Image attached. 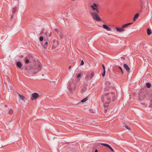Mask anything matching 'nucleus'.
<instances>
[{"instance_id":"obj_1","label":"nucleus","mask_w":152,"mask_h":152,"mask_svg":"<svg viewBox=\"0 0 152 152\" xmlns=\"http://www.w3.org/2000/svg\"><path fill=\"white\" fill-rule=\"evenodd\" d=\"M116 97V94L113 92L106 93L102 95L101 99L103 104L105 113H107L109 112L108 105L111 97L112 98V101L113 102L115 101Z\"/></svg>"},{"instance_id":"obj_2","label":"nucleus","mask_w":152,"mask_h":152,"mask_svg":"<svg viewBox=\"0 0 152 152\" xmlns=\"http://www.w3.org/2000/svg\"><path fill=\"white\" fill-rule=\"evenodd\" d=\"M68 88L71 92L73 93L74 92L76 88V86L74 83L73 80L72 79L69 81Z\"/></svg>"},{"instance_id":"obj_3","label":"nucleus","mask_w":152,"mask_h":152,"mask_svg":"<svg viewBox=\"0 0 152 152\" xmlns=\"http://www.w3.org/2000/svg\"><path fill=\"white\" fill-rule=\"evenodd\" d=\"M91 15L93 17V19L98 21H100L101 19L99 16L97 14L94 12H91Z\"/></svg>"},{"instance_id":"obj_4","label":"nucleus","mask_w":152,"mask_h":152,"mask_svg":"<svg viewBox=\"0 0 152 152\" xmlns=\"http://www.w3.org/2000/svg\"><path fill=\"white\" fill-rule=\"evenodd\" d=\"M42 65L40 64H39L36 67V68L37 69V70L35 69H34L32 71V73L33 74H35L40 71L42 69Z\"/></svg>"},{"instance_id":"obj_5","label":"nucleus","mask_w":152,"mask_h":152,"mask_svg":"<svg viewBox=\"0 0 152 152\" xmlns=\"http://www.w3.org/2000/svg\"><path fill=\"white\" fill-rule=\"evenodd\" d=\"M31 96L32 97L31 99L32 100L37 99L39 96V94L37 93H32Z\"/></svg>"},{"instance_id":"obj_6","label":"nucleus","mask_w":152,"mask_h":152,"mask_svg":"<svg viewBox=\"0 0 152 152\" xmlns=\"http://www.w3.org/2000/svg\"><path fill=\"white\" fill-rule=\"evenodd\" d=\"M94 76V73H92L88 75L86 77L87 80H90Z\"/></svg>"},{"instance_id":"obj_7","label":"nucleus","mask_w":152,"mask_h":152,"mask_svg":"<svg viewBox=\"0 0 152 152\" xmlns=\"http://www.w3.org/2000/svg\"><path fill=\"white\" fill-rule=\"evenodd\" d=\"M124 67L127 72H129L130 70V68L127 64H124Z\"/></svg>"},{"instance_id":"obj_8","label":"nucleus","mask_w":152,"mask_h":152,"mask_svg":"<svg viewBox=\"0 0 152 152\" xmlns=\"http://www.w3.org/2000/svg\"><path fill=\"white\" fill-rule=\"evenodd\" d=\"M55 31L60 36V37L62 38L63 37V34L61 32L57 29H55Z\"/></svg>"},{"instance_id":"obj_9","label":"nucleus","mask_w":152,"mask_h":152,"mask_svg":"<svg viewBox=\"0 0 152 152\" xmlns=\"http://www.w3.org/2000/svg\"><path fill=\"white\" fill-rule=\"evenodd\" d=\"M115 28L116 31L118 32H122L124 31V28H123L122 27L121 28H119L118 27H116Z\"/></svg>"},{"instance_id":"obj_10","label":"nucleus","mask_w":152,"mask_h":152,"mask_svg":"<svg viewBox=\"0 0 152 152\" xmlns=\"http://www.w3.org/2000/svg\"><path fill=\"white\" fill-rule=\"evenodd\" d=\"M98 6L95 3H94L93 5L91 6V7L92 8L93 10H95Z\"/></svg>"},{"instance_id":"obj_11","label":"nucleus","mask_w":152,"mask_h":152,"mask_svg":"<svg viewBox=\"0 0 152 152\" xmlns=\"http://www.w3.org/2000/svg\"><path fill=\"white\" fill-rule=\"evenodd\" d=\"M103 27L104 29H106L107 31H110L111 30L110 28L105 24H104L103 26Z\"/></svg>"},{"instance_id":"obj_12","label":"nucleus","mask_w":152,"mask_h":152,"mask_svg":"<svg viewBox=\"0 0 152 152\" xmlns=\"http://www.w3.org/2000/svg\"><path fill=\"white\" fill-rule=\"evenodd\" d=\"M17 94L20 99L22 100L23 101L25 100V97H24V96L21 95L18 93H17Z\"/></svg>"},{"instance_id":"obj_13","label":"nucleus","mask_w":152,"mask_h":152,"mask_svg":"<svg viewBox=\"0 0 152 152\" xmlns=\"http://www.w3.org/2000/svg\"><path fill=\"white\" fill-rule=\"evenodd\" d=\"M132 23H128L122 26V27L124 28H125L128 27V26L129 25L131 24Z\"/></svg>"},{"instance_id":"obj_14","label":"nucleus","mask_w":152,"mask_h":152,"mask_svg":"<svg viewBox=\"0 0 152 152\" xmlns=\"http://www.w3.org/2000/svg\"><path fill=\"white\" fill-rule=\"evenodd\" d=\"M86 86H83L81 88V92L82 93H83L86 90Z\"/></svg>"},{"instance_id":"obj_15","label":"nucleus","mask_w":152,"mask_h":152,"mask_svg":"<svg viewBox=\"0 0 152 152\" xmlns=\"http://www.w3.org/2000/svg\"><path fill=\"white\" fill-rule=\"evenodd\" d=\"M105 84L106 85V86L105 88L107 90L108 89V88L110 87L109 85H110V83L108 81H107L105 83Z\"/></svg>"},{"instance_id":"obj_16","label":"nucleus","mask_w":152,"mask_h":152,"mask_svg":"<svg viewBox=\"0 0 152 152\" xmlns=\"http://www.w3.org/2000/svg\"><path fill=\"white\" fill-rule=\"evenodd\" d=\"M48 42H45L44 44H42L43 48L45 49H46L48 47Z\"/></svg>"},{"instance_id":"obj_17","label":"nucleus","mask_w":152,"mask_h":152,"mask_svg":"<svg viewBox=\"0 0 152 152\" xmlns=\"http://www.w3.org/2000/svg\"><path fill=\"white\" fill-rule=\"evenodd\" d=\"M17 65L19 68H20L22 66V64L19 61H18L17 62Z\"/></svg>"},{"instance_id":"obj_18","label":"nucleus","mask_w":152,"mask_h":152,"mask_svg":"<svg viewBox=\"0 0 152 152\" xmlns=\"http://www.w3.org/2000/svg\"><path fill=\"white\" fill-rule=\"evenodd\" d=\"M139 14L137 13L134 16V17L133 18L134 21H135L136 20V19L139 17Z\"/></svg>"},{"instance_id":"obj_19","label":"nucleus","mask_w":152,"mask_h":152,"mask_svg":"<svg viewBox=\"0 0 152 152\" xmlns=\"http://www.w3.org/2000/svg\"><path fill=\"white\" fill-rule=\"evenodd\" d=\"M147 31L148 35H149L151 34V31L149 28H147Z\"/></svg>"},{"instance_id":"obj_20","label":"nucleus","mask_w":152,"mask_h":152,"mask_svg":"<svg viewBox=\"0 0 152 152\" xmlns=\"http://www.w3.org/2000/svg\"><path fill=\"white\" fill-rule=\"evenodd\" d=\"M24 61L26 63H28L29 62V61L28 58H26L24 59Z\"/></svg>"},{"instance_id":"obj_21","label":"nucleus","mask_w":152,"mask_h":152,"mask_svg":"<svg viewBox=\"0 0 152 152\" xmlns=\"http://www.w3.org/2000/svg\"><path fill=\"white\" fill-rule=\"evenodd\" d=\"M87 98L86 97V98H85L83 99H82L81 100V102H85L86 101H87Z\"/></svg>"},{"instance_id":"obj_22","label":"nucleus","mask_w":152,"mask_h":152,"mask_svg":"<svg viewBox=\"0 0 152 152\" xmlns=\"http://www.w3.org/2000/svg\"><path fill=\"white\" fill-rule=\"evenodd\" d=\"M101 144L102 145H104V146L106 147H108V146H109V145L108 144H106V143H101Z\"/></svg>"},{"instance_id":"obj_23","label":"nucleus","mask_w":152,"mask_h":152,"mask_svg":"<svg viewBox=\"0 0 152 152\" xmlns=\"http://www.w3.org/2000/svg\"><path fill=\"white\" fill-rule=\"evenodd\" d=\"M146 86L148 88H150L151 87V85L149 83H147L146 84Z\"/></svg>"},{"instance_id":"obj_24","label":"nucleus","mask_w":152,"mask_h":152,"mask_svg":"<svg viewBox=\"0 0 152 152\" xmlns=\"http://www.w3.org/2000/svg\"><path fill=\"white\" fill-rule=\"evenodd\" d=\"M16 10V8H13L12 10V12L13 13H15Z\"/></svg>"},{"instance_id":"obj_25","label":"nucleus","mask_w":152,"mask_h":152,"mask_svg":"<svg viewBox=\"0 0 152 152\" xmlns=\"http://www.w3.org/2000/svg\"><path fill=\"white\" fill-rule=\"evenodd\" d=\"M8 113L10 114H12L13 113V111L12 110L10 109L9 110Z\"/></svg>"},{"instance_id":"obj_26","label":"nucleus","mask_w":152,"mask_h":152,"mask_svg":"<svg viewBox=\"0 0 152 152\" xmlns=\"http://www.w3.org/2000/svg\"><path fill=\"white\" fill-rule=\"evenodd\" d=\"M5 78L6 80V81H7L8 82H9L10 79L8 77L6 76Z\"/></svg>"},{"instance_id":"obj_27","label":"nucleus","mask_w":152,"mask_h":152,"mask_svg":"<svg viewBox=\"0 0 152 152\" xmlns=\"http://www.w3.org/2000/svg\"><path fill=\"white\" fill-rule=\"evenodd\" d=\"M119 68L121 69L122 74H123L124 73V72L123 71V69H122V68L120 66H119Z\"/></svg>"},{"instance_id":"obj_28","label":"nucleus","mask_w":152,"mask_h":152,"mask_svg":"<svg viewBox=\"0 0 152 152\" xmlns=\"http://www.w3.org/2000/svg\"><path fill=\"white\" fill-rule=\"evenodd\" d=\"M107 148H109L113 152L114 151L113 149L109 145Z\"/></svg>"},{"instance_id":"obj_29","label":"nucleus","mask_w":152,"mask_h":152,"mask_svg":"<svg viewBox=\"0 0 152 152\" xmlns=\"http://www.w3.org/2000/svg\"><path fill=\"white\" fill-rule=\"evenodd\" d=\"M56 45L55 44H53V45L52 48V49H55L56 48Z\"/></svg>"},{"instance_id":"obj_30","label":"nucleus","mask_w":152,"mask_h":152,"mask_svg":"<svg viewBox=\"0 0 152 152\" xmlns=\"http://www.w3.org/2000/svg\"><path fill=\"white\" fill-rule=\"evenodd\" d=\"M43 39L44 38L42 36L40 37L39 38L40 40L41 41H42L43 40Z\"/></svg>"},{"instance_id":"obj_31","label":"nucleus","mask_w":152,"mask_h":152,"mask_svg":"<svg viewBox=\"0 0 152 152\" xmlns=\"http://www.w3.org/2000/svg\"><path fill=\"white\" fill-rule=\"evenodd\" d=\"M81 76H82L81 74V73H79L77 77V78H79Z\"/></svg>"},{"instance_id":"obj_32","label":"nucleus","mask_w":152,"mask_h":152,"mask_svg":"<svg viewBox=\"0 0 152 152\" xmlns=\"http://www.w3.org/2000/svg\"><path fill=\"white\" fill-rule=\"evenodd\" d=\"M125 128L127 129L130 130V128H129L127 125H125Z\"/></svg>"},{"instance_id":"obj_33","label":"nucleus","mask_w":152,"mask_h":152,"mask_svg":"<svg viewBox=\"0 0 152 152\" xmlns=\"http://www.w3.org/2000/svg\"><path fill=\"white\" fill-rule=\"evenodd\" d=\"M84 64V62L83 60L81 61V63L80 64V65L81 66L83 65Z\"/></svg>"},{"instance_id":"obj_34","label":"nucleus","mask_w":152,"mask_h":152,"mask_svg":"<svg viewBox=\"0 0 152 152\" xmlns=\"http://www.w3.org/2000/svg\"><path fill=\"white\" fill-rule=\"evenodd\" d=\"M105 71H104L103 73H102V75L103 77H104L105 76Z\"/></svg>"},{"instance_id":"obj_35","label":"nucleus","mask_w":152,"mask_h":152,"mask_svg":"<svg viewBox=\"0 0 152 152\" xmlns=\"http://www.w3.org/2000/svg\"><path fill=\"white\" fill-rule=\"evenodd\" d=\"M102 67H103V69L104 70V71H105V66H104V64H102Z\"/></svg>"},{"instance_id":"obj_36","label":"nucleus","mask_w":152,"mask_h":152,"mask_svg":"<svg viewBox=\"0 0 152 152\" xmlns=\"http://www.w3.org/2000/svg\"><path fill=\"white\" fill-rule=\"evenodd\" d=\"M97 12V13H99V11L98 9H96L95 10Z\"/></svg>"},{"instance_id":"obj_37","label":"nucleus","mask_w":152,"mask_h":152,"mask_svg":"<svg viewBox=\"0 0 152 152\" xmlns=\"http://www.w3.org/2000/svg\"><path fill=\"white\" fill-rule=\"evenodd\" d=\"M56 41V39H54L53 41V44L54 43H55Z\"/></svg>"},{"instance_id":"obj_38","label":"nucleus","mask_w":152,"mask_h":152,"mask_svg":"<svg viewBox=\"0 0 152 152\" xmlns=\"http://www.w3.org/2000/svg\"><path fill=\"white\" fill-rule=\"evenodd\" d=\"M95 152H98V150L97 149H95Z\"/></svg>"},{"instance_id":"obj_39","label":"nucleus","mask_w":152,"mask_h":152,"mask_svg":"<svg viewBox=\"0 0 152 152\" xmlns=\"http://www.w3.org/2000/svg\"><path fill=\"white\" fill-rule=\"evenodd\" d=\"M121 58L122 59H125V58H124V57H121Z\"/></svg>"},{"instance_id":"obj_40","label":"nucleus","mask_w":152,"mask_h":152,"mask_svg":"<svg viewBox=\"0 0 152 152\" xmlns=\"http://www.w3.org/2000/svg\"><path fill=\"white\" fill-rule=\"evenodd\" d=\"M71 66H69V69H70L71 68Z\"/></svg>"},{"instance_id":"obj_41","label":"nucleus","mask_w":152,"mask_h":152,"mask_svg":"<svg viewBox=\"0 0 152 152\" xmlns=\"http://www.w3.org/2000/svg\"><path fill=\"white\" fill-rule=\"evenodd\" d=\"M34 69H35L36 70H37V69L36 68V67L35 68H34Z\"/></svg>"},{"instance_id":"obj_42","label":"nucleus","mask_w":152,"mask_h":152,"mask_svg":"<svg viewBox=\"0 0 152 152\" xmlns=\"http://www.w3.org/2000/svg\"><path fill=\"white\" fill-rule=\"evenodd\" d=\"M51 35V33H50V35H49V37H50V36Z\"/></svg>"},{"instance_id":"obj_43","label":"nucleus","mask_w":152,"mask_h":152,"mask_svg":"<svg viewBox=\"0 0 152 152\" xmlns=\"http://www.w3.org/2000/svg\"><path fill=\"white\" fill-rule=\"evenodd\" d=\"M91 111V110H90V112H91V113H94V112H92ZM91 111H92V110H91Z\"/></svg>"},{"instance_id":"obj_44","label":"nucleus","mask_w":152,"mask_h":152,"mask_svg":"<svg viewBox=\"0 0 152 152\" xmlns=\"http://www.w3.org/2000/svg\"><path fill=\"white\" fill-rule=\"evenodd\" d=\"M4 83H6V81H5V82H4Z\"/></svg>"},{"instance_id":"obj_45","label":"nucleus","mask_w":152,"mask_h":152,"mask_svg":"<svg viewBox=\"0 0 152 152\" xmlns=\"http://www.w3.org/2000/svg\"><path fill=\"white\" fill-rule=\"evenodd\" d=\"M151 104V105L152 106V102Z\"/></svg>"},{"instance_id":"obj_46","label":"nucleus","mask_w":152,"mask_h":152,"mask_svg":"<svg viewBox=\"0 0 152 152\" xmlns=\"http://www.w3.org/2000/svg\"><path fill=\"white\" fill-rule=\"evenodd\" d=\"M73 1H75V0H72Z\"/></svg>"}]
</instances>
